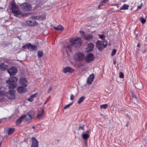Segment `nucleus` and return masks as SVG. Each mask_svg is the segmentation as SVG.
Returning <instances> with one entry per match:
<instances>
[{
    "label": "nucleus",
    "instance_id": "16",
    "mask_svg": "<svg viewBox=\"0 0 147 147\" xmlns=\"http://www.w3.org/2000/svg\"><path fill=\"white\" fill-rule=\"evenodd\" d=\"M22 116H25L24 117H23V119H25L27 121L31 120L32 118L30 113H28L26 115H23Z\"/></svg>",
    "mask_w": 147,
    "mask_h": 147
},
{
    "label": "nucleus",
    "instance_id": "15",
    "mask_svg": "<svg viewBox=\"0 0 147 147\" xmlns=\"http://www.w3.org/2000/svg\"><path fill=\"white\" fill-rule=\"evenodd\" d=\"M94 78V74H92L90 75L87 79V83L89 84H92Z\"/></svg>",
    "mask_w": 147,
    "mask_h": 147
},
{
    "label": "nucleus",
    "instance_id": "29",
    "mask_svg": "<svg viewBox=\"0 0 147 147\" xmlns=\"http://www.w3.org/2000/svg\"><path fill=\"white\" fill-rule=\"evenodd\" d=\"M135 86L139 89H141L143 88L142 85L141 83L137 84Z\"/></svg>",
    "mask_w": 147,
    "mask_h": 147
},
{
    "label": "nucleus",
    "instance_id": "7",
    "mask_svg": "<svg viewBox=\"0 0 147 147\" xmlns=\"http://www.w3.org/2000/svg\"><path fill=\"white\" fill-rule=\"evenodd\" d=\"M22 9L25 11H29L31 9V5L28 3H24L20 5Z\"/></svg>",
    "mask_w": 147,
    "mask_h": 147
},
{
    "label": "nucleus",
    "instance_id": "46",
    "mask_svg": "<svg viewBox=\"0 0 147 147\" xmlns=\"http://www.w3.org/2000/svg\"><path fill=\"white\" fill-rule=\"evenodd\" d=\"M52 90V88L51 87H50L48 90V92L49 93Z\"/></svg>",
    "mask_w": 147,
    "mask_h": 147
},
{
    "label": "nucleus",
    "instance_id": "34",
    "mask_svg": "<svg viewBox=\"0 0 147 147\" xmlns=\"http://www.w3.org/2000/svg\"><path fill=\"white\" fill-rule=\"evenodd\" d=\"M79 32L81 34V36H82L84 37L85 36V35L84 32L82 30H80V31Z\"/></svg>",
    "mask_w": 147,
    "mask_h": 147
},
{
    "label": "nucleus",
    "instance_id": "22",
    "mask_svg": "<svg viewBox=\"0 0 147 147\" xmlns=\"http://www.w3.org/2000/svg\"><path fill=\"white\" fill-rule=\"evenodd\" d=\"M90 136V134H82V137L85 140H87Z\"/></svg>",
    "mask_w": 147,
    "mask_h": 147
},
{
    "label": "nucleus",
    "instance_id": "38",
    "mask_svg": "<svg viewBox=\"0 0 147 147\" xmlns=\"http://www.w3.org/2000/svg\"><path fill=\"white\" fill-rule=\"evenodd\" d=\"M119 77L121 78H124V74L121 72H120L119 73Z\"/></svg>",
    "mask_w": 147,
    "mask_h": 147
},
{
    "label": "nucleus",
    "instance_id": "14",
    "mask_svg": "<svg viewBox=\"0 0 147 147\" xmlns=\"http://www.w3.org/2000/svg\"><path fill=\"white\" fill-rule=\"evenodd\" d=\"M32 144L31 147H38V142L37 140L34 137H33L32 138Z\"/></svg>",
    "mask_w": 147,
    "mask_h": 147
},
{
    "label": "nucleus",
    "instance_id": "11",
    "mask_svg": "<svg viewBox=\"0 0 147 147\" xmlns=\"http://www.w3.org/2000/svg\"><path fill=\"white\" fill-rule=\"evenodd\" d=\"M27 89L26 87L22 86L18 87L17 88V91L19 93L21 94L26 92Z\"/></svg>",
    "mask_w": 147,
    "mask_h": 147
},
{
    "label": "nucleus",
    "instance_id": "12",
    "mask_svg": "<svg viewBox=\"0 0 147 147\" xmlns=\"http://www.w3.org/2000/svg\"><path fill=\"white\" fill-rule=\"evenodd\" d=\"M94 59V56L93 54L92 53H89L86 57V60L88 62H90L93 61Z\"/></svg>",
    "mask_w": 147,
    "mask_h": 147
},
{
    "label": "nucleus",
    "instance_id": "39",
    "mask_svg": "<svg viewBox=\"0 0 147 147\" xmlns=\"http://www.w3.org/2000/svg\"><path fill=\"white\" fill-rule=\"evenodd\" d=\"M116 51H117L116 49H113L111 55L112 56L116 54Z\"/></svg>",
    "mask_w": 147,
    "mask_h": 147
},
{
    "label": "nucleus",
    "instance_id": "44",
    "mask_svg": "<svg viewBox=\"0 0 147 147\" xmlns=\"http://www.w3.org/2000/svg\"><path fill=\"white\" fill-rule=\"evenodd\" d=\"M26 44V45H27V48H30V47L31 46V44L30 43H28Z\"/></svg>",
    "mask_w": 147,
    "mask_h": 147
},
{
    "label": "nucleus",
    "instance_id": "10",
    "mask_svg": "<svg viewBox=\"0 0 147 147\" xmlns=\"http://www.w3.org/2000/svg\"><path fill=\"white\" fill-rule=\"evenodd\" d=\"M7 71L10 76H11L16 74L17 72V70L16 68L13 67L8 69Z\"/></svg>",
    "mask_w": 147,
    "mask_h": 147
},
{
    "label": "nucleus",
    "instance_id": "55",
    "mask_svg": "<svg viewBox=\"0 0 147 147\" xmlns=\"http://www.w3.org/2000/svg\"><path fill=\"white\" fill-rule=\"evenodd\" d=\"M32 128H33V129H34L35 128V127L34 126H33L32 127Z\"/></svg>",
    "mask_w": 147,
    "mask_h": 147
},
{
    "label": "nucleus",
    "instance_id": "27",
    "mask_svg": "<svg viewBox=\"0 0 147 147\" xmlns=\"http://www.w3.org/2000/svg\"><path fill=\"white\" fill-rule=\"evenodd\" d=\"M109 1V0H103L100 3L98 7H99L101 6L104 5L105 3L108 2Z\"/></svg>",
    "mask_w": 147,
    "mask_h": 147
},
{
    "label": "nucleus",
    "instance_id": "50",
    "mask_svg": "<svg viewBox=\"0 0 147 147\" xmlns=\"http://www.w3.org/2000/svg\"><path fill=\"white\" fill-rule=\"evenodd\" d=\"M113 63H114V64L115 65L116 64V60H114V61H113Z\"/></svg>",
    "mask_w": 147,
    "mask_h": 147
},
{
    "label": "nucleus",
    "instance_id": "57",
    "mask_svg": "<svg viewBox=\"0 0 147 147\" xmlns=\"http://www.w3.org/2000/svg\"><path fill=\"white\" fill-rule=\"evenodd\" d=\"M128 124H127V125H126V126H128Z\"/></svg>",
    "mask_w": 147,
    "mask_h": 147
},
{
    "label": "nucleus",
    "instance_id": "36",
    "mask_svg": "<svg viewBox=\"0 0 147 147\" xmlns=\"http://www.w3.org/2000/svg\"><path fill=\"white\" fill-rule=\"evenodd\" d=\"M84 126L83 125H80L79 128V129L80 130L82 129V130H84Z\"/></svg>",
    "mask_w": 147,
    "mask_h": 147
},
{
    "label": "nucleus",
    "instance_id": "58",
    "mask_svg": "<svg viewBox=\"0 0 147 147\" xmlns=\"http://www.w3.org/2000/svg\"><path fill=\"white\" fill-rule=\"evenodd\" d=\"M140 147H143L142 146H141Z\"/></svg>",
    "mask_w": 147,
    "mask_h": 147
},
{
    "label": "nucleus",
    "instance_id": "21",
    "mask_svg": "<svg viewBox=\"0 0 147 147\" xmlns=\"http://www.w3.org/2000/svg\"><path fill=\"white\" fill-rule=\"evenodd\" d=\"M7 67V66L4 63H1L0 64V69L4 71L6 70Z\"/></svg>",
    "mask_w": 147,
    "mask_h": 147
},
{
    "label": "nucleus",
    "instance_id": "1",
    "mask_svg": "<svg viewBox=\"0 0 147 147\" xmlns=\"http://www.w3.org/2000/svg\"><path fill=\"white\" fill-rule=\"evenodd\" d=\"M45 18L44 15L38 16H33L29 18V20L26 21L25 24L29 26H33L38 25V23L36 20H43Z\"/></svg>",
    "mask_w": 147,
    "mask_h": 147
},
{
    "label": "nucleus",
    "instance_id": "25",
    "mask_svg": "<svg viewBox=\"0 0 147 147\" xmlns=\"http://www.w3.org/2000/svg\"><path fill=\"white\" fill-rule=\"evenodd\" d=\"M129 6L125 4H124L123 5L121 6L120 8V10H126L128 9Z\"/></svg>",
    "mask_w": 147,
    "mask_h": 147
},
{
    "label": "nucleus",
    "instance_id": "43",
    "mask_svg": "<svg viewBox=\"0 0 147 147\" xmlns=\"http://www.w3.org/2000/svg\"><path fill=\"white\" fill-rule=\"evenodd\" d=\"M37 94V93H36L32 95H31L30 96L31 97V98H32L33 99V98H35L36 97V95Z\"/></svg>",
    "mask_w": 147,
    "mask_h": 147
},
{
    "label": "nucleus",
    "instance_id": "45",
    "mask_svg": "<svg viewBox=\"0 0 147 147\" xmlns=\"http://www.w3.org/2000/svg\"><path fill=\"white\" fill-rule=\"evenodd\" d=\"M74 96L72 94L70 95V99L71 100H72L74 98Z\"/></svg>",
    "mask_w": 147,
    "mask_h": 147
},
{
    "label": "nucleus",
    "instance_id": "30",
    "mask_svg": "<svg viewBox=\"0 0 147 147\" xmlns=\"http://www.w3.org/2000/svg\"><path fill=\"white\" fill-rule=\"evenodd\" d=\"M7 92L4 91H0V96H6Z\"/></svg>",
    "mask_w": 147,
    "mask_h": 147
},
{
    "label": "nucleus",
    "instance_id": "47",
    "mask_svg": "<svg viewBox=\"0 0 147 147\" xmlns=\"http://www.w3.org/2000/svg\"><path fill=\"white\" fill-rule=\"evenodd\" d=\"M22 48L24 49H26V48H27V45H26V44H25L23 46H22Z\"/></svg>",
    "mask_w": 147,
    "mask_h": 147
},
{
    "label": "nucleus",
    "instance_id": "37",
    "mask_svg": "<svg viewBox=\"0 0 147 147\" xmlns=\"http://www.w3.org/2000/svg\"><path fill=\"white\" fill-rule=\"evenodd\" d=\"M98 35L99 36V38L101 39L102 40H104L105 37L104 36V35L103 34L102 35H100V34H98Z\"/></svg>",
    "mask_w": 147,
    "mask_h": 147
},
{
    "label": "nucleus",
    "instance_id": "40",
    "mask_svg": "<svg viewBox=\"0 0 147 147\" xmlns=\"http://www.w3.org/2000/svg\"><path fill=\"white\" fill-rule=\"evenodd\" d=\"M146 20L145 19L143 18H142L141 19V21L142 23L143 24H144L146 22Z\"/></svg>",
    "mask_w": 147,
    "mask_h": 147
},
{
    "label": "nucleus",
    "instance_id": "2",
    "mask_svg": "<svg viewBox=\"0 0 147 147\" xmlns=\"http://www.w3.org/2000/svg\"><path fill=\"white\" fill-rule=\"evenodd\" d=\"M69 41L71 45H68L65 48L67 52H71L72 45H73L75 47H78L80 46L82 43L81 38L80 37H77L76 38H71L70 40Z\"/></svg>",
    "mask_w": 147,
    "mask_h": 147
},
{
    "label": "nucleus",
    "instance_id": "42",
    "mask_svg": "<svg viewBox=\"0 0 147 147\" xmlns=\"http://www.w3.org/2000/svg\"><path fill=\"white\" fill-rule=\"evenodd\" d=\"M27 100L30 102H32L33 101V99L31 98V97L30 96V98H28Z\"/></svg>",
    "mask_w": 147,
    "mask_h": 147
},
{
    "label": "nucleus",
    "instance_id": "9",
    "mask_svg": "<svg viewBox=\"0 0 147 147\" xmlns=\"http://www.w3.org/2000/svg\"><path fill=\"white\" fill-rule=\"evenodd\" d=\"M19 84L22 86L26 87L28 85V82L25 78L22 77L19 80Z\"/></svg>",
    "mask_w": 147,
    "mask_h": 147
},
{
    "label": "nucleus",
    "instance_id": "35",
    "mask_svg": "<svg viewBox=\"0 0 147 147\" xmlns=\"http://www.w3.org/2000/svg\"><path fill=\"white\" fill-rule=\"evenodd\" d=\"M132 96V98H134L136 100H137V98L135 95L133 91L131 92Z\"/></svg>",
    "mask_w": 147,
    "mask_h": 147
},
{
    "label": "nucleus",
    "instance_id": "41",
    "mask_svg": "<svg viewBox=\"0 0 147 147\" xmlns=\"http://www.w3.org/2000/svg\"><path fill=\"white\" fill-rule=\"evenodd\" d=\"M37 48V47L36 46V45H31V46L30 47V48L31 49H36Z\"/></svg>",
    "mask_w": 147,
    "mask_h": 147
},
{
    "label": "nucleus",
    "instance_id": "17",
    "mask_svg": "<svg viewBox=\"0 0 147 147\" xmlns=\"http://www.w3.org/2000/svg\"><path fill=\"white\" fill-rule=\"evenodd\" d=\"M74 71V69H72V68L69 67H66L64 68L63 70V72L65 73H66L68 72L69 73H71L73 72Z\"/></svg>",
    "mask_w": 147,
    "mask_h": 147
},
{
    "label": "nucleus",
    "instance_id": "56",
    "mask_svg": "<svg viewBox=\"0 0 147 147\" xmlns=\"http://www.w3.org/2000/svg\"><path fill=\"white\" fill-rule=\"evenodd\" d=\"M1 143H0V147L1 146Z\"/></svg>",
    "mask_w": 147,
    "mask_h": 147
},
{
    "label": "nucleus",
    "instance_id": "51",
    "mask_svg": "<svg viewBox=\"0 0 147 147\" xmlns=\"http://www.w3.org/2000/svg\"><path fill=\"white\" fill-rule=\"evenodd\" d=\"M141 6H138V9H141Z\"/></svg>",
    "mask_w": 147,
    "mask_h": 147
},
{
    "label": "nucleus",
    "instance_id": "33",
    "mask_svg": "<svg viewBox=\"0 0 147 147\" xmlns=\"http://www.w3.org/2000/svg\"><path fill=\"white\" fill-rule=\"evenodd\" d=\"M43 54V53L42 51H39L38 52V55L39 57H41L42 56Z\"/></svg>",
    "mask_w": 147,
    "mask_h": 147
},
{
    "label": "nucleus",
    "instance_id": "31",
    "mask_svg": "<svg viewBox=\"0 0 147 147\" xmlns=\"http://www.w3.org/2000/svg\"><path fill=\"white\" fill-rule=\"evenodd\" d=\"M108 106V105L107 104H105L102 105L100 106V109H106Z\"/></svg>",
    "mask_w": 147,
    "mask_h": 147
},
{
    "label": "nucleus",
    "instance_id": "20",
    "mask_svg": "<svg viewBox=\"0 0 147 147\" xmlns=\"http://www.w3.org/2000/svg\"><path fill=\"white\" fill-rule=\"evenodd\" d=\"M25 116H21L18 119H17L16 122V124L17 125H19L21 123L23 119V117H24Z\"/></svg>",
    "mask_w": 147,
    "mask_h": 147
},
{
    "label": "nucleus",
    "instance_id": "18",
    "mask_svg": "<svg viewBox=\"0 0 147 147\" xmlns=\"http://www.w3.org/2000/svg\"><path fill=\"white\" fill-rule=\"evenodd\" d=\"M84 38L86 40H92L93 36L91 34H88L85 35Z\"/></svg>",
    "mask_w": 147,
    "mask_h": 147
},
{
    "label": "nucleus",
    "instance_id": "4",
    "mask_svg": "<svg viewBox=\"0 0 147 147\" xmlns=\"http://www.w3.org/2000/svg\"><path fill=\"white\" fill-rule=\"evenodd\" d=\"M12 7V13L17 17H19V15H21V13L18 9V6L16 5L14 2L11 3Z\"/></svg>",
    "mask_w": 147,
    "mask_h": 147
},
{
    "label": "nucleus",
    "instance_id": "3",
    "mask_svg": "<svg viewBox=\"0 0 147 147\" xmlns=\"http://www.w3.org/2000/svg\"><path fill=\"white\" fill-rule=\"evenodd\" d=\"M18 80L16 77H12L10 78L6 82L9 84L8 88L10 89L15 88L17 86L16 82Z\"/></svg>",
    "mask_w": 147,
    "mask_h": 147
},
{
    "label": "nucleus",
    "instance_id": "8",
    "mask_svg": "<svg viewBox=\"0 0 147 147\" xmlns=\"http://www.w3.org/2000/svg\"><path fill=\"white\" fill-rule=\"evenodd\" d=\"M15 92L14 90H9L7 92L6 96L9 100L13 99L15 98Z\"/></svg>",
    "mask_w": 147,
    "mask_h": 147
},
{
    "label": "nucleus",
    "instance_id": "13",
    "mask_svg": "<svg viewBox=\"0 0 147 147\" xmlns=\"http://www.w3.org/2000/svg\"><path fill=\"white\" fill-rule=\"evenodd\" d=\"M94 47V45L93 43H88V45L86 51L87 52H89L92 51Z\"/></svg>",
    "mask_w": 147,
    "mask_h": 147
},
{
    "label": "nucleus",
    "instance_id": "19",
    "mask_svg": "<svg viewBox=\"0 0 147 147\" xmlns=\"http://www.w3.org/2000/svg\"><path fill=\"white\" fill-rule=\"evenodd\" d=\"M44 115V111L42 110L41 111H38L37 116V117L39 119L42 118Z\"/></svg>",
    "mask_w": 147,
    "mask_h": 147
},
{
    "label": "nucleus",
    "instance_id": "48",
    "mask_svg": "<svg viewBox=\"0 0 147 147\" xmlns=\"http://www.w3.org/2000/svg\"><path fill=\"white\" fill-rule=\"evenodd\" d=\"M144 140L146 141L145 142H144V144H146V143H147V137H146L144 138Z\"/></svg>",
    "mask_w": 147,
    "mask_h": 147
},
{
    "label": "nucleus",
    "instance_id": "49",
    "mask_svg": "<svg viewBox=\"0 0 147 147\" xmlns=\"http://www.w3.org/2000/svg\"><path fill=\"white\" fill-rule=\"evenodd\" d=\"M89 130H88L86 131V133L85 134H89Z\"/></svg>",
    "mask_w": 147,
    "mask_h": 147
},
{
    "label": "nucleus",
    "instance_id": "54",
    "mask_svg": "<svg viewBox=\"0 0 147 147\" xmlns=\"http://www.w3.org/2000/svg\"><path fill=\"white\" fill-rule=\"evenodd\" d=\"M28 14H28V13L26 14V15H25L24 16H28ZM24 16V15L23 16Z\"/></svg>",
    "mask_w": 147,
    "mask_h": 147
},
{
    "label": "nucleus",
    "instance_id": "26",
    "mask_svg": "<svg viewBox=\"0 0 147 147\" xmlns=\"http://www.w3.org/2000/svg\"><path fill=\"white\" fill-rule=\"evenodd\" d=\"M109 1V0H103L100 3L98 7H99L101 6L104 5L105 3L108 2Z\"/></svg>",
    "mask_w": 147,
    "mask_h": 147
},
{
    "label": "nucleus",
    "instance_id": "52",
    "mask_svg": "<svg viewBox=\"0 0 147 147\" xmlns=\"http://www.w3.org/2000/svg\"><path fill=\"white\" fill-rule=\"evenodd\" d=\"M140 46V44L139 43L137 45V47H139Z\"/></svg>",
    "mask_w": 147,
    "mask_h": 147
},
{
    "label": "nucleus",
    "instance_id": "6",
    "mask_svg": "<svg viewBox=\"0 0 147 147\" xmlns=\"http://www.w3.org/2000/svg\"><path fill=\"white\" fill-rule=\"evenodd\" d=\"M104 44L102 41L98 40L96 44L97 48L99 50H101L102 48H105L107 44V42L105 40H104Z\"/></svg>",
    "mask_w": 147,
    "mask_h": 147
},
{
    "label": "nucleus",
    "instance_id": "28",
    "mask_svg": "<svg viewBox=\"0 0 147 147\" xmlns=\"http://www.w3.org/2000/svg\"><path fill=\"white\" fill-rule=\"evenodd\" d=\"M85 99V97L82 96L80 97L78 101V104H80L83 101L84 99Z\"/></svg>",
    "mask_w": 147,
    "mask_h": 147
},
{
    "label": "nucleus",
    "instance_id": "24",
    "mask_svg": "<svg viewBox=\"0 0 147 147\" xmlns=\"http://www.w3.org/2000/svg\"><path fill=\"white\" fill-rule=\"evenodd\" d=\"M54 28L56 30H63L64 28L61 25H59L57 27H54Z\"/></svg>",
    "mask_w": 147,
    "mask_h": 147
},
{
    "label": "nucleus",
    "instance_id": "32",
    "mask_svg": "<svg viewBox=\"0 0 147 147\" xmlns=\"http://www.w3.org/2000/svg\"><path fill=\"white\" fill-rule=\"evenodd\" d=\"M73 103V102L70 103L69 104H68L67 105H66L65 106H64V109H66L67 108H69L71 105H72Z\"/></svg>",
    "mask_w": 147,
    "mask_h": 147
},
{
    "label": "nucleus",
    "instance_id": "53",
    "mask_svg": "<svg viewBox=\"0 0 147 147\" xmlns=\"http://www.w3.org/2000/svg\"><path fill=\"white\" fill-rule=\"evenodd\" d=\"M146 51L145 50H143L142 51V52L143 53H144Z\"/></svg>",
    "mask_w": 147,
    "mask_h": 147
},
{
    "label": "nucleus",
    "instance_id": "5",
    "mask_svg": "<svg viewBox=\"0 0 147 147\" xmlns=\"http://www.w3.org/2000/svg\"><path fill=\"white\" fill-rule=\"evenodd\" d=\"M84 57V55L83 53L78 52L74 55V59L76 61H80L83 59Z\"/></svg>",
    "mask_w": 147,
    "mask_h": 147
},
{
    "label": "nucleus",
    "instance_id": "23",
    "mask_svg": "<svg viewBox=\"0 0 147 147\" xmlns=\"http://www.w3.org/2000/svg\"><path fill=\"white\" fill-rule=\"evenodd\" d=\"M15 131V129L13 128H9L7 131V132L9 135L12 134Z\"/></svg>",
    "mask_w": 147,
    "mask_h": 147
}]
</instances>
